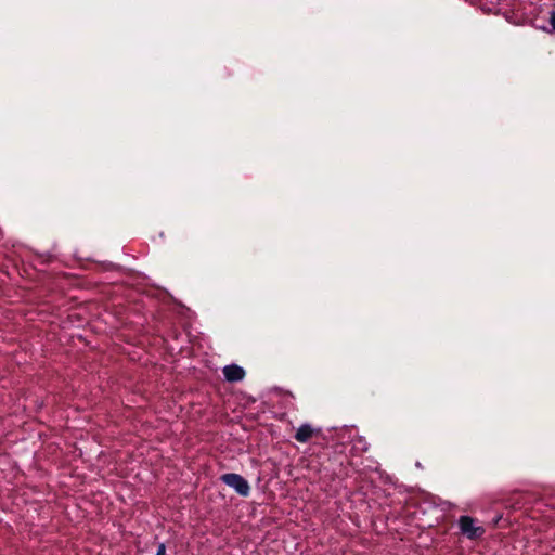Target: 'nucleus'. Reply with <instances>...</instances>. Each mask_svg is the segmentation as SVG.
I'll return each mask as SVG.
<instances>
[{"label":"nucleus","mask_w":555,"mask_h":555,"mask_svg":"<svg viewBox=\"0 0 555 555\" xmlns=\"http://www.w3.org/2000/svg\"><path fill=\"white\" fill-rule=\"evenodd\" d=\"M220 480L233 488L240 495L248 496L250 492V487L248 481L241 475L235 473L223 474L220 477Z\"/></svg>","instance_id":"1"},{"label":"nucleus","mask_w":555,"mask_h":555,"mask_svg":"<svg viewBox=\"0 0 555 555\" xmlns=\"http://www.w3.org/2000/svg\"><path fill=\"white\" fill-rule=\"evenodd\" d=\"M369 448H370V444L365 440L364 437H357L352 441V449L360 453L366 452L369 450Z\"/></svg>","instance_id":"5"},{"label":"nucleus","mask_w":555,"mask_h":555,"mask_svg":"<svg viewBox=\"0 0 555 555\" xmlns=\"http://www.w3.org/2000/svg\"><path fill=\"white\" fill-rule=\"evenodd\" d=\"M459 527L461 532L468 539H477L485 533L483 527L477 526L476 520L470 516H461Z\"/></svg>","instance_id":"2"},{"label":"nucleus","mask_w":555,"mask_h":555,"mask_svg":"<svg viewBox=\"0 0 555 555\" xmlns=\"http://www.w3.org/2000/svg\"><path fill=\"white\" fill-rule=\"evenodd\" d=\"M155 555H166V545L165 543H159L157 547V552Z\"/></svg>","instance_id":"6"},{"label":"nucleus","mask_w":555,"mask_h":555,"mask_svg":"<svg viewBox=\"0 0 555 555\" xmlns=\"http://www.w3.org/2000/svg\"><path fill=\"white\" fill-rule=\"evenodd\" d=\"M315 430L310 424H302L298 427L294 438L301 443L308 442L314 435Z\"/></svg>","instance_id":"4"},{"label":"nucleus","mask_w":555,"mask_h":555,"mask_svg":"<svg viewBox=\"0 0 555 555\" xmlns=\"http://www.w3.org/2000/svg\"><path fill=\"white\" fill-rule=\"evenodd\" d=\"M223 375L228 382L234 383L244 378L245 371L240 365L230 364L223 367Z\"/></svg>","instance_id":"3"},{"label":"nucleus","mask_w":555,"mask_h":555,"mask_svg":"<svg viewBox=\"0 0 555 555\" xmlns=\"http://www.w3.org/2000/svg\"><path fill=\"white\" fill-rule=\"evenodd\" d=\"M548 21L552 26V30L555 31V11L554 10L550 12Z\"/></svg>","instance_id":"7"}]
</instances>
